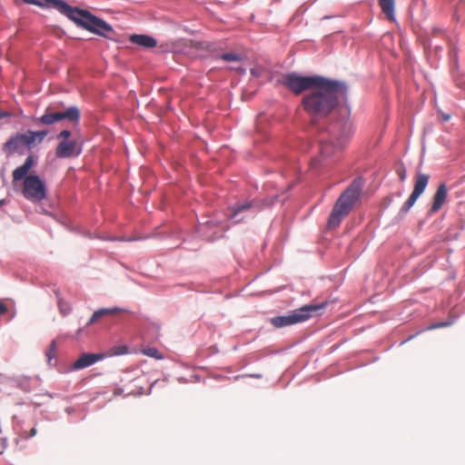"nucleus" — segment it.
<instances>
[{
  "label": "nucleus",
  "mask_w": 465,
  "mask_h": 465,
  "mask_svg": "<svg viewBox=\"0 0 465 465\" xmlns=\"http://www.w3.org/2000/svg\"><path fill=\"white\" fill-rule=\"evenodd\" d=\"M71 135V132L68 130H63L59 134L58 138L63 139V141H69L68 138Z\"/></svg>",
  "instance_id": "25"
},
{
  "label": "nucleus",
  "mask_w": 465,
  "mask_h": 465,
  "mask_svg": "<svg viewBox=\"0 0 465 465\" xmlns=\"http://www.w3.org/2000/svg\"><path fill=\"white\" fill-rule=\"evenodd\" d=\"M3 201H0V205L2 204Z\"/></svg>",
  "instance_id": "32"
},
{
  "label": "nucleus",
  "mask_w": 465,
  "mask_h": 465,
  "mask_svg": "<svg viewBox=\"0 0 465 465\" xmlns=\"http://www.w3.org/2000/svg\"><path fill=\"white\" fill-rule=\"evenodd\" d=\"M46 3L48 6L55 8L74 21L78 26L91 33L110 38V34L114 32L113 27L109 24L92 15L87 10L72 7L63 0H46Z\"/></svg>",
  "instance_id": "2"
},
{
  "label": "nucleus",
  "mask_w": 465,
  "mask_h": 465,
  "mask_svg": "<svg viewBox=\"0 0 465 465\" xmlns=\"http://www.w3.org/2000/svg\"><path fill=\"white\" fill-rule=\"evenodd\" d=\"M430 176L426 173H417L415 184L413 191L410 197L407 199V201L403 203V205L401 208V213L405 214L409 212V210L414 205L417 199L425 191L428 183H429Z\"/></svg>",
  "instance_id": "11"
},
{
  "label": "nucleus",
  "mask_w": 465,
  "mask_h": 465,
  "mask_svg": "<svg viewBox=\"0 0 465 465\" xmlns=\"http://www.w3.org/2000/svg\"><path fill=\"white\" fill-rule=\"evenodd\" d=\"M48 134L45 130L27 131L25 134L17 133L12 135L3 145V150L7 154H24L25 148H32L34 145L41 143Z\"/></svg>",
  "instance_id": "6"
},
{
  "label": "nucleus",
  "mask_w": 465,
  "mask_h": 465,
  "mask_svg": "<svg viewBox=\"0 0 465 465\" xmlns=\"http://www.w3.org/2000/svg\"><path fill=\"white\" fill-rule=\"evenodd\" d=\"M10 115H11V114L8 113V112L0 111V119L5 118V117H9Z\"/></svg>",
  "instance_id": "29"
},
{
  "label": "nucleus",
  "mask_w": 465,
  "mask_h": 465,
  "mask_svg": "<svg viewBox=\"0 0 465 465\" xmlns=\"http://www.w3.org/2000/svg\"><path fill=\"white\" fill-rule=\"evenodd\" d=\"M221 58L226 62L241 61L242 55L237 53H225L222 54Z\"/></svg>",
  "instance_id": "21"
},
{
  "label": "nucleus",
  "mask_w": 465,
  "mask_h": 465,
  "mask_svg": "<svg viewBox=\"0 0 465 465\" xmlns=\"http://www.w3.org/2000/svg\"><path fill=\"white\" fill-rule=\"evenodd\" d=\"M347 94L345 83L322 77L318 84L302 98L304 111L312 118L328 116Z\"/></svg>",
  "instance_id": "1"
},
{
  "label": "nucleus",
  "mask_w": 465,
  "mask_h": 465,
  "mask_svg": "<svg viewBox=\"0 0 465 465\" xmlns=\"http://www.w3.org/2000/svg\"><path fill=\"white\" fill-rule=\"evenodd\" d=\"M119 312H120V309H118V308H111V309L104 308V309L97 310L93 313L92 317L90 318V320L88 322V324H94L104 316L115 315Z\"/></svg>",
  "instance_id": "18"
},
{
  "label": "nucleus",
  "mask_w": 465,
  "mask_h": 465,
  "mask_svg": "<svg viewBox=\"0 0 465 465\" xmlns=\"http://www.w3.org/2000/svg\"><path fill=\"white\" fill-rule=\"evenodd\" d=\"M447 193L448 191L446 185L444 183H441L435 193L433 203L430 209L431 213H436L441 208V206L446 201Z\"/></svg>",
  "instance_id": "16"
},
{
  "label": "nucleus",
  "mask_w": 465,
  "mask_h": 465,
  "mask_svg": "<svg viewBox=\"0 0 465 465\" xmlns=\"http://www.w3.org/2000/svg\"><path fill=\"white\" fill-rule=\"evenodd\" d=\"M331 140L320 142L319 157L312 160V168H319L323 162H327L337 153L341 151L348 142L349 131L346 130L344 124H341L339 130H335V126L331 129Z\"/></svg>",
  "instance_id": "4"
},
{
  "label": "nucleus",
  "mask_w": 465,
  "mask_h": 465,
  "mask_svg": "<svg viewBox=\"0 0 465 465\" xmlns=\"http://www.w3.org/2000/svg\"><path fill=\"white\" fill-rule=\"evenodd\" d=\"M363 187V180L356 178L336 201L329 216L327 226L335 229L341 222L350 213L356 201L359 199Z\"/></svg>",
  "instance_id": "3"
},
{
  "label": "nucleus",
  "mask_w": 465,
  "mask_h": 465,
  "mask_svg": "<svg viewBox=\"0 0 465 465\" xmlns=\"http://www.w3.org/2000/svg\"><path fill=\"white\" fill-rule=\"evenodd\" d=\"M34 165H35L34 157L32 155H29L21 166L15 168L13 171V173H12L13 182L15 183V182H18L21 180L24 181V179L25 177L29 176L28 173Z\"/></svg>",
  "instance_id": "15"
},
{
  "label": "nucleus",
  "mask_w": 465,
  "mask_h": 465,
  "mask_svg": "<svg viewBox=\"0 0 465 465\" xmlns=\"http://www.w3.org/2000/svg\"><path fill=\"white\" fill-rule=\"evenodd\" d=\"M398 175L401 181H404L406 179V170L404 167L398 170Z\"/></svg>",
  "instance_id": "26"
},
{
  "label": "nucleus",
  "mask_w": 465,
  "mask_h": 465,
  "mask_svg": "<svg viewBox=\"0 0 465 465\" xmlns=\"http://www.w3.org/2000/svg\"><path fill=\"white\" fill-rule=\"evenodd\" d=\"M381 11L391 21L394 20L395 0H378Z\"/></svg>",
  "instance_id": "19"
},
{
  "label": "nucleus",
  "mask_w": 465,
  "mask_h": 465,
  "mask_svg": "<svg viewBox=\"0 0 465 465\" xmlns=\"http://www.w3.org/2000/svg\"><path fill=\"white\" fill-rule=\"evenodd\" d=\"M449 119H450V116H449V115H444V116H443V120H444V121H448Z\"/></svg>",
  "instance_id": "31"
},
{
  "label": "nucleus",
  "mask_w": 465,
  "mask_h": 465,
  "mask_svg": "<svg viewBox=\"0 0 465 465\" xmlns=\"http://www.w3.org/2000/svg\"><path fill=\"white\" fill-rule=\"evenodd\" d=\"M272 204L269 200L253 199L252 201H244L237 203L231 207L230 218L235 219L236 223L242 222L245 216H241L242 213L252 211L253 213L259 212L263 206H270Z\"/></svg>",
  "instance_id": "10"
},
{
  "label": "nucleus",
  "mask_w": 465,
  "mask_h": 465,
  "mask_svg": "<svg viewBox=\"0 0 465 465\" xmlns=\"http://www.w3.org/2000/svg\"><path fill=\"white\" fill-rule=\"evenodd\" d=\"M143 354L154 359H162L163 356L156 348L151 347L143 351Z\"/></svg>",
  "instance_id": "22"
},
{
  "label": "nucleus",
  "mask_w": 465,
  "mask_h": 465,
  "mask_svg": "<svg viewBox=\"0 0 465 465\" xmlns=\"http://www.w3.org/2000/svg\"><path fill=\"white\" fill-rule=\"evenodd\" d=\"M129 39L131 43L144 48H153L157 45L156 40L147 35H132Z\"/></svg>",
  "instance_id": "17"
},
{
  "label": "nucleus",
  "mask_w": 465,
  "mask_h": 465,
  "mask_svg": "<svg viewBox=\"0 0 465 465\" xmlns=\"http://www.w3.org/2000/svg\"><path fill=\"white\" fill-rule=\"evenodd\" d=\"M7 312V307L5 303L0 302V314H4Z\"/></svg>",
  "instance_id": "28"
},
{
  "label": "nucleus",
  "mask_w": 465,
  "mask_h": 465,
  "mask_svg": "<svg viewBox=\"0 0 465 465\" xmlns=\"http://www.w3.org/2000/svg\"><path fill=\"white\" fill-rule=\"evenodd\" d=\"M35 434H36V429L35 428H32L31 430H30L29 436L30 437H34Z\"/></svg>",
  "instance_id": "30"
},
{
  "label": "nucleus",
  "mask_w": 465,
  "mask_h": 465,
  "mask_svg": "<svg viewBox=\"0 0 465 465\" xmlns=\"http://www.w3.org/2000/svg\"><path fill=\"white\" fill-rule=\"evenodd\" d=\"M322 76H302L296 73H290L282 76V84L295 94L310 91L315 86Z\"/></svg>",
  "instance_id": "7"
},
{
  "label": "nucleus",
  "mask_w": 465,
  "mask_h": 465,
  "mask_svg": "<svg viewBox=\"0 0 465 465\" xmlns=\"http://www.w3.org/2000/svg\"><path fill=\"white\" fill-rule=\"evenodd\" d=\"M56 354V342L55 341H52L50 343L48 349L45 351V356L47 358V361L50 362Z\"/></svg>",
  "instance_id": "20"
},
{
  "label": "nucleus",
  "mask_w": 465,
  "mask_h": 465,
  "mask_svg": "<svg viewBox=\"0 0 465 465\" xmlns=\"http://www.w3.org/2000/svg\"><path fill=\"white\" fill-rule=\"evenodd\" d=\"M201 233L208 240L213 241L214 239L222 237V232L225 230L224 226L218 222L207 221L200 224Z\"/></svg>",
  "instance_id": "12"
},
{
  "label": "nucleus",
  "mask_w": 465,
  "mask_h": 465,
  "mask_svg": "<svg viewBox=\"0 0 465 465\" xmlns=\"http://www.w3.org/2000/svg\"><path fill=\"white\" fill-rule=\"evenodd\" d=\"M128 352V347L125 345L114 346L111 349V355H124Z\"/></svg>",
  "instance_id": "23"
},
{
  "label": "nucleus",
  "mask_w": 465,
  "mask_h": 465,
  "mask_svg": "<svg viewBox=\"0 0 465 465\" xmlns=\"http://www.w3.org/2000/svg\"><path fill=\"white\" fill-rule=\"evenodd\" d=\"M260 73H261V69H260V68H252V69L251 70V74H252V75H254L255 77H259V76H260V74H261Z\"/></svg>",
  "instance_id": "27"
},
{
  "label": "nucleus",
  "mask_w": 465,
  "mask_h": 465,
  "mask_svg": "<svg viewBox=\"0 0 465 465\" xmlns=\"http://www.w3.org/2000/svg\"><path fill=\"white\" fill-rule=\"evenodd\" d=\"M449 325H450V322H437V323L431 324L430 327H428V330H433V329H437V328L447 327Z\"/></svg>",
  "instance_id": "24"
},
{
  "label": "nucleus",
  "mask_w": 465,
  "mask_h": 465,
  "mask_svg": "<svg viewBox=\"0 0 465 465\" xmlns=\"http://www.w3.org/2000/svg\"><path fill=\"white\" fill-rule=\"evenodd\" d=\"M80 118V111L76 106H71L64 112H54L48 107L45 114L36 119L44 125H51L62 120H68L72 123H77Z\"/></svg>",
  "instance_id": "9"
},
{
  "label": "nucleus",
  "mask_w": 465,
  "mask_h": 465,
  "mask_svg": "<svg viewBox=\"0 0 465 465\" xmlns=\"http://www.w3.org/2000/svg\"><path fill=\"white\" fill-rule=\"evenodd\" d=\"M80 152L75 140L61 141L55 149V154L59 158H70L78 155Z\"/></svg>",
  "instance_id": "13"
},
{
  "label": "nucleus",
  "mask_w": 465,
  "mask_h": 465,
  "mask_svg": "<svg viewBox=\"0 0 465 465\" xmlns=\"http://www.w3.org/2000/svg\"><path fill=\"white\" fill-rule=\"evenodd\" d=\"M104 358L100 353H84L73 364L74 370L87 368Z\"/></svg>",
  "instance_id": "14"
},
{
  "label": "nucleus",
  "mask_w": 465,
  "mask_h": 465,
  "mask_svg": "<svg viewBox=\"0 0 465 465\" xmlns=\"http://www.w3.org/2000/svg\"><path fill=\"white\" fill-rule=\"evenodd\" d=\"M327 305V302L307 304L290 312L287 315L273 317L270 320V322L275 328H282L301 323L312 316L319 315Z\"/></svg>",
  "instance_id": "5"
},
{
  "label": "nucleus",
  "mask_w": 465,
  "mask_h": 465,
  "mask_svg": "<svg viewBox=\"0 0 465 465\" xmlns=\"http://www.w3.org/2000/svg\"><path fill=\"white\" fill-rule=\"evenodd\" d=\"M22 194L31 202L39 203L47 197L46 186L38 175L31 174L24 179Z\"/></svg>",
  "instance_id": "8"
}]
</instances>
